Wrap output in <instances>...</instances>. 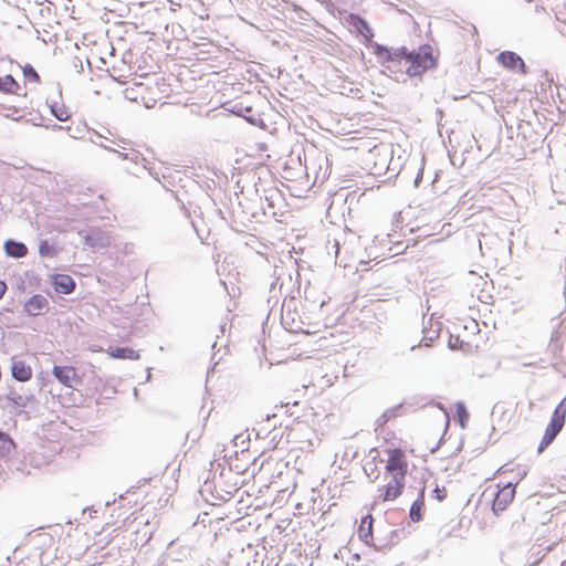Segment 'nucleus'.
Listing matches in <instances>:
<instances>
[{
    "mask_svg": "<svg viewBox=\"0 0 566 566\" xmlns=\"http://www.w3.org/2000/svg\"><path fill=\"white\" fill-rule=\"evenodd\" d=\"M375 54L390 72L396 73L405 69L410 77L422 76L438 63V56L429 44L419 46L417 51H409L406 46L392 51L386 46L376 45Z\"/></svg>",
    "mask_w": 566,
    "mask_h": 566,
    "instance_id": "f257e3e1",
    "label": "nucleus"
},
{
    "mask_svg": "<svg viewBox=\"0 0 566 566\" xmlns=\"http://www.w3.org/2000/svg\"><path fill=\"white\" fill-rule=\"evenodd\" d=\"M566 421V398H564L554 409L551 420L545 429L537 452L542 453L562 431Z\"/></svg>",
    "mask_w": 566,
    "mask_h": 566,
    "instance_id": "f03ea898",
    "label": "nucleus"
},
{
    "mask_svg": "<svg viewBox=\"0 0 566 566\" xmlns=\"http://www.w3.org/2000/svg\"><path fill=\"white\" fill-rule=\"evenodd\" d=\"M467 289L472 297H475L483 304H493L494 284L486 276L471 273L467 280Z\"/></svg>",
    "mask_w": 566,
    "mask_h": 566,
    "instance_id": "7ed1b4c3",
    "label": "nucleus"
},
{
    "mask_svg": "<svg viewBox=\"0 0 566 566\" xmlns=\"http://www.w3.org/2000/svg\"><path fill=\"white\" fill-rule=\"evenodd\" d=\"M492 417L500 430L509 431L520 421L518 402H500L495 405Z\"/></svg>",
    "mask_w": 566,
    "mask_h": 566,
    "instance_id": "20e7f679",
    "label": "nucleus"
},
{
    "mask_svg": "<svg viewBox=\"0 0 566 566\" xmlns=\"http://www.w3.org/2000/svg\"><path fill=\"white\" fill-rule=\"evenodd\" d=\"M385 474H394L407 478L409 472L407 450L401 448H390L385 450Z\"/></svg>",
    "mask_w": 566,
    "mask_h": 566,
    "instance_id": "39448f33",
    "label": "nucleus"
},
{
    "mask_svg": "<svg viewBox=\"0 0 566 566\" xmlns=\"http://www.w3.org/2000/svg\"><path fill=\"white\" fill-rule=\"evenodd\" d=\"M388 479L386 483L378 488L377 495L375 496V504L392 502L397 500L406 488L405 476L385 474Z\"/></svg>",
    "mask_w": 566,
    "mask_h": 566,
    "instance_id": "423d86ee",
    "label": "nucleus"
},
{
    "mask_svg": "<svg viewBox=\"0 0 566 566\" xmlns=\"http://www.w3.org/2000/svg\"><path fill=\"white\" fill-rule=\"evenodd\" d=\"M52 374L63 386L69 388H74L82 382V377L73 366H54Z\"/></svg>",
    "mask_w": 566,
    "mask_h": 566,
    "instance_id": "0eeeda50",
    "label": "nucleus"
},
{
    "mask_svg": "<svg viewBox=\"0 0 566 566\" xmlns=\"http://www.w3.org/2000/svg\"><path fill=\"white\" fill-rule=\"evenodd\" d=\"M515 496V485L507 483L495 493L492 510L494 513L503 512L512 503Z\"/></svg>",
    "mask_w": 566,
    "mask_h": 566,
    "instance_id": "6e6552de",
    "label": "nucleus"
},
{
    "mask_svg": "<svg viewBox=\"0 0 566 566\" xmlns=\"http://www.w3.org/2000/svg\"><path fill=\"white\" fill-rule=\"evenodd\" d=\"M497 62L505 69L518 70L521 74H526V65L523 59L512 51H504L497 55Z\"/></svg>",
    "mask_w": 566,
    "mask_h": 566,
    "instance_id": "1a4fd4ad",
    "label": "nucleus"
},
{
    "mask_svg": "<svg viewBox=\"0 0 566 566\" xmlns=\"http://www.w3.org/2000/svg\"><path fill=\"white\" fill-rule=\"evenodd\" d=\"M24 312L30 316H39L49 311V301L41 294H34L24 303Z\"/></svg>",
    "mask_w": 566,
    "mask_h": 566,
    "instance_id": "9d476101",
    "label": "nucleus"
},
{
    "mask_svg": "<svg viewBox=\"0 0 566 566\" xmlns=\"http://www.w3.org/2000/svg\"><path fill=\"white\" fill-rule=\"evenodd\" d=\"M50 282L59 294H70L75 290V281L67 274H53Z\"/></svg>",
    "mask_w": 566,
    "mask_h": 566,
    "instance_id": "9b49d317",
    "label": "nucleus"
},
{
    "mask_svg": "<svg viewBox=\"0 0 566 566\" xmlns=\"http://www.w3.org/2000/svg\"><path fill=\"white\" fill-rule=\"evenodd\" d=\"M373 524H374V518H373L371 514H368L360 520L358 531H357L359 539L368 546L375 545L374 544V535H373Z\"/></svg>",
    "mask_w": 566,
    "mask_h": 566,
    "instance_id": "f8f14e48",
    "label": "nucleus"
},
{
    "mask_svg": "<svg viewBox=\"0 0 566 566\" xmlns=\"http://www.w3.org/2000/svg\"><path fill=\"white\" fill-rule=\"evenodd\" d=\"M11 375L15 380L25 382L32 378L33 370L24 360L13 359L11 364Z\"/></svg>",
    "mask_w": 566,
    "mask_h": 566,
    "instance_id": "ddd939ff",
    "label": "nucleus"
},
{
    "mask_svg": "<svg viewBox=\"0 0 566 566\" xmlns=\"http://www.w3.org/2000/svg\"><path fill=\"white\" fill-rule=\"evenodd\" d=\"M349 23L361 34L366 40L374 36V31L368 22L358 14H350L348 18Z\"/></svg>",
    "mask_w": 566,
    "mask_h": 566,
    "instance_id": "4468645a",
    "label": "nucleus"
},
{
    "mask_svg": "<svg viewBox=\"0 0 566 566\" xmlns=\"http://www.w3.org/2000/svg\"><path fill=\"white\" fill-rule=\"evenodd\" d=\"M424 506V488H422L417 500L410 506L409 517L412 522L416 523L422 520Z\"/></svg>",
    "mask_w": 566,
    "mask_h": 566,
    "instance_id": "2eb2a0df",
    "label": "nucleus"
},
{
    "mask_svg": "<svg viewBox=\"0 0 566 566\" xmlns=\"http://www.w3.org/2000/svg\"><path fill=\"white\" fill-rule=\"evenodd\" d=\"M109 357L115 359H129V360H137L139 359L140 355L137 350L129 348V347H111L107 350Z\"/></svg>",
    "mask_w": 566,
    "mask_h": 566,
    "instance_id": "dca6fc26",
    "label": "nucleus"
},
{
    "mask_svg": "<svg viewBox=\"0 0 566 566\" xmlns=\"http://www.w3.org/2000/svg\"><path fill=\"white\" fill-rule=\"evenodd\" d=\"M4 248L7 254L13 258H23L28 254V248L21 242L10 240L6 242Z\"/></svg>",
    "mask_w": 566,
    "mask_h": 566,
    "instance_id": "f3484780",
    "label": "nucleus"
},
{
    "mask_svg": "<svg viewBox=\"0 0 566 566\" xmlns=\"http://www.w3.org/2000/svg\"><path fill=\"white\" fill-rule=\"evenodd\" d=\"M19 90V83L11 75L0 76V92L6 94H18Z\"/></svg>",
    "mask_w": 566,
    "mask_h": 566,
    "instance_id": "a211bd4d",
    "label": "nucleus"
},
{
    "mask_svg": "<svg viewBox=\"0 0 566 566\" xmlns=\"http://www.w3.org/2000/svg\"><path fill=\"white\" fill-rule=\"evenodd\" d=\"M57 249L46 240H42L39 244V253L44 258H54L57 255Z\"/></svg>",
    "mask_w": 566,
    "mask_h": 566,
    "instance_id": "6ab92c4d",
    "label": "nucleus"
},
{
    "mask_svg": "<svg viewBox=\"0 0 566 566\" xmlns=\"http://www.w3.org/2000/svg\"><path fill=\"white\" fill-rule=\"evenodd\" d=\"M14 447L12 439L6 432L0 431V455L10 452Z\"/></svg>",
    "mask_w": 566,
    "mask_h": 566,
    "instance_id": "aec40b11",
    "label": "nucleus"
},
{
    "mask_svg": "<svg viewBox=\"0 0 566 566\" xmlns=\"http://www.w3.org/2000/svg\"><path fill=\"white\" fill-rule=\"evenodd\" d=\"M457 416L461 427H465L467 421L469 420V412L463 403L457 405Z\"/></svg>",
    "mask_w": 566,
    "mask_h": 566,
    "instance_id": "412c9836",
    "label": "nucleus"
},
{
    "mask_svg": "<svg viewBox=\"0 0 566 566\" xmlns=\"http://www.w3.org/2000/svg\"><path fill=\"white\" fill-rule=\"evenodd\" d=\"M23 74H24L25 78L30 82H34V83L40 82V76L32 66H29V65L25 66L23 69Z\"/></svg>",
    "mask_w": 566,
    "mask_h": 566,
    "instance_id": "4be33fe9",
    "label": "nucleus"
},
{
    "mask_svg": "<svg viewBox=\"0 0 566 566\" xmlns=\"http://www.w3.org/2000/svg\"><path fill=\"white\" fill-rule=\"evenodd\" d=\"M447 495L448 491L446 486H436V489L432 491V497L438 502H442L443 500H446Z\"/></svg>",
    "mask_w": 566,
    "mask_h": 566,
    "instance_id": "5701e85b",
    "label": "nucleus"
},
{
    "mask_svg": "<svg viewBox=\"0 0 566 566\" xmlns=\"http://www.w3.org/2000/svg\"><path fill=\"white\" fill-rule=\"evenodd\" d=\"M7 290H8L7 283L4 281L0 280V300L4 296Z\"/></svg>",
    "mask_w": 566,
    "mask_h": 566,
    "instance_id": "b1692460",
    "label": "nucleus"
},
{
    "mask_svg": "<svg viewBox=\"0 0 566 566\" xmlns=\"http://www.w3.org/2000/svg\"><path fill=\"white\" fill-rule=\"evenodd\" d=\"M55 116L60 119V120H66L69 118V114H66V112H60V114H55Z\"/></svg>",
    "mask_w": 566,
    "mask_h": 566,
    "instance_id": "393cba45",
    "label": "nucleus"
},
{
    "mask_svg": "<svg viewBox=\"0 0 566 566\" xmlns=\"http://www.w3.org/2000/svg\"><path fill=\"white\" fill-rule=\"evenodd\" d=\"M539 560H541V557H537V558L534 560V563H533V564H538V563H539Z\"/></svg>",
    "mask_w": 566,
    "mask_h": 566,
    "instance_id": "a878e982",
    "label": "nucleus"
}]
</instances>
